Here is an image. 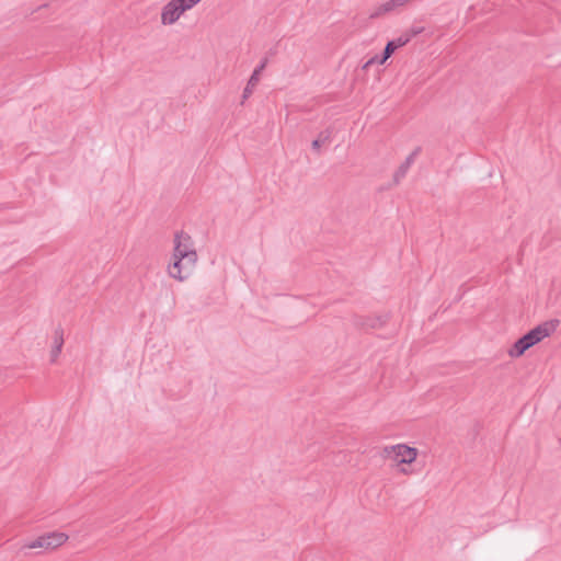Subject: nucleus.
Returning a JSON list of instances; mask_svg holds the SVG:
<instances>
[{
	"label": "nucleus",
	"mask_w": 561,
	"mask_h": 561,
	"mask_svg": "<svg viewBox=\"0 0 561 561\" xmlns=\"http://www.w3.org/2000/svg\"><path fill=\"white\" fill-rule=\"evenodd\" d=\"M558 325L559 320H551L535 327L512 345L508 355L513 358L520 357L527 350L554 332Z\"/></svg>",
	"instance_id": "obj_1"
},
{
	"label": "nucleus",
	"mask_w": 561,
	"mask_h": 561,
	"mask_svg": "<svg viewBox=\"0 0 561 561\" xmlns=\"http://www.w3.org/2000/svg\"><path fill=\"white\" fill-rule=\"evenodd\" d=\"M172 256H181V259L186 260V264L190 265V267L195 266L197 262V253L194 249L192 237L188 233L184 231L175 233Z\"/></svg>",
	"instance_id": "obj_2"
},
{
	"label": "nucleus",
	"mask_w": 561,
	"mask_h": 561,
	"mask_svg": "<svg viewBox=\"0 0 561 561\" xmlns=\"http://www.w3.org/2000/svg\"><path fill=\"white\" fill-rule=\"evenodd\" d=\"M385 456H394V460L398 465H410L415 461L417 457V449L414 447H410L405 444H397L391 446H386L383 448Z\"/></svg>",
	"instance_id": "obj_3"
},
{
	"label": "nucleus",
	"mask_w": 561,
	"mask_h": 561,
	"mask_svg": "<svg viewBox=\"0 0 561 561\" xmlns=\"http://www.w3.org/2000/svg\"><path fill=\"white\" fill-rule=\"evenodd\" d=\"M409 42H410L409 36H399L394 39L389 41L386 44L382 54L380 56L376 55V56L369 58L364 64L363 69L367 70L371 65H375V64L383 65L391 57V55L396 51V49L407 45Z\"/></svg>",
	"instance_id": "obj_4"
},
{
	"label": "nucleus",
	"mask_w": 561,
	"mask_h": 561,
	"mask_svg": "<svg viewBox=\"0 0 561 561\" xmlns=\"http://www.w3.org/2000/svg\"><path fill=\"white\" fill-rule=\"evenodd\" d=\"M198 2H168L163 7L161 13V22L164 25H170L176 22L180 16L187 10H191Z\"/></svg>",
	"instance_id": "obj_5"
},
{
	"label": "nucleus",
	"mask_w": 561,
	"mask_h": 561,
	"mask_svg": "<svg viewBox=\"0 0 561 561\" xmlns=\"http://www.w3.org/2000/svg\"><path fill=\"white\" fill-rule=\"evenodd\" d=\"M193 268L186 264V260L181 259V256H173V262L169 265L168 273L170 277L183 282L188 278Z\"/></svg>",
	"instance_id": "obj_6"
},
{
	"label": "nucleus",
	"mask_w": 561,
	"mask_h": 561,
	"mask_svg": "<svg viewBox=\"0 0 561 561\" xmlns=\"http://www.w3.org/2000/svg\"><path fill=\"white\" fill-rule=\"evenodd\" d=\"M421 152V147H416L404 160L403 163L400 164L398 170L393 174V181L398 184L409 172L411 165L414 163L416 157Z\"/></svg>",
	"instance_id": "obj_7"
},
{
	"label": "nucleus",
	"mask_w": 561,
	"mask_h": 561,
	"mask_svg": "<svg viewBox=\"0 0 561 561\" xmlns=\"http://www.w3.org/2000/svg\"><path fill=\"white\" fill-rule=\"evenodd\" d=\"M47 539L49 542V549L53 550L64 545L67 541L68 536L65 533L53 531L47 534Z\"/></svg>",
	"instance_id": "obj_8"
},
{
	"label": "nucleus",
	"mask_w": 561,
	"mask_h": 561,
	"mask_svg": "<svg viewBox=\"0 0 561 561\" xmlns=\"http://www.w3.org/2000/svg\"><path fill=\"white\" fill-rule=\"evenodd\" d=\"M64 345V337H62V331L56 330L55 332V345L51 350V362H55L56 358L59 356L61 348Z\"/></svg>",
	"instance_id": "obj_9"
},
{
	"label": "nucleus",
	"mask_w": 561,
	"mask_h": 561,
	"mask_svg": "<svg viewBox=\"0 0 561 561\" xmlns=\"http://www.w3.org/2000/svg\"><path fill=\"white\" fill-rule=\"evenodd\" d=\"M403 3L404 2H399V4H403ZM396 4H398V2H385L377 10L373 11L369 14V18L377 19V18L381 16V15L392 11L394 9Z\"/></svg>",
	"instance_id": "obj_10"
},
{
	"label": "nucleus",
	"mask_w": 561,
	"mask_h": 561,
	"mask_svg": "<svg viewBox=\"0 0 561 561\" xmlns=\"http://www.w3.org/2000/svg\"><path fill=\"white\" fill-rule=\"evenodd\" d=\"M331 138V131L330 130H323L319 134L318 138L314 139L311 144V147L313 150L319 151L320 147L324 144H328Z\"/></svg>",
	"instance_id": "obj_11"
},
{
	"label": "nucleus",
	"mask_w": 561,
	"mask_h": 561,
	"mask_svg": "<svg viewBox=\"0 0 561 561\" xmlns=\"http://www.w3.org/2000/svg\"><path fill=\"white\" fill-rule=\"evenodd\" d=\"M26 547L30 549L41 548V549H45V550H50L49 542L47 539V534L39 536L35 540L31 541L30 543L26 545Z\"/></svg>",
	"instance_id": "obj_12"
},
{
	"label": "nucleus",
	"mask_w": 561,
	"mask_h": 561,
	"mask_svg": "<svg viewBox=\"0 0 561 561\" xmlns=\"http://www.w3.org/2000/svg\"><path fill=\"white\" fill-rule=\"evenodd\" d=\"M259 82V77H256V73H252L247 87L243 90V99H247L252 93V88L256 85Z\"/></svg>",
	"instance_id": "obj_13"
},
{
	"label": "nucleus",
	"mask_w": 561,
	"mask_h": 561,
	"mask_svg": "<svg viewBox=\"0 0 561 561\" xmlns=\"http://www.w3.org/2000/svg\"><path fill=\"white\" fill-rule=\"evenodd\" d=\"M423 31V27H416V26H413L409 30L408 33L405 34H402L401 36H409L410 37V41L416 36L417 34H420L421 32Z\"/></svg>",
	"instance_id": "obj_14"
},
{
	"label": "nucleus",
	"mask_w": 561,
	"mask_h": 561,
	"mask_svg": "<svg viewBox=\"0 0 561 561\" xmlns=\"http://www.w3.org/2000/svg\"><path fill=\"white\" fill-rule=\"evenodd\" d=\"M266 64L267 59L262 60L260 65L254 69L253 73H256V77H259L261 71L265 68Z\"/></svg>",
	"instance_id": "obj_15"
},
{
	"label": "nucleus",
	"mask_w": 561,
	"mask_h": 561,
	"mask_svg": "<svg viewBox=\"0 0 561 561\" xmlns=\"http://www.w3.org/2000/svg\"><path fill=\"white\" fill-rule=\"evenodd\" d=\"M46 8H47V3H44V4L39 5V7H37V9L35 11H42V10H44Z\"/></svg>",
	"instance_id": "obj_16"
},
{
	"label": "nucleus",
	"mask_w": 561,
	"mask_h": 561,
	"mask_svg": "<svg viewBox=\"0 0 561 561\" xmlns=\"http://www.w3.org/2000/svg\"><path fill=\"white\" fill-rule=\"evenodd\" d=\"M400 471H401L402 473H405V474L408 473V470H407V469H404V468H402Z\"/></svg>",
	"instance_id": "obj_17"
}]
</instances>
